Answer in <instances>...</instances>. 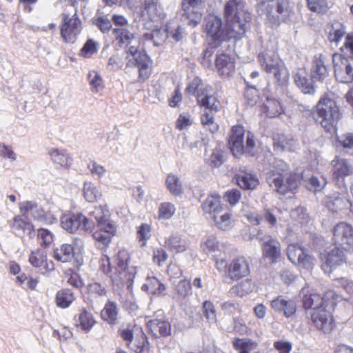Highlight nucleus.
Wrapping results in <instances>:
<instances>
[{"label":"nucleus","mask_w":353,"mask_h":353,"mask_svg":"<svg viewBox=\"0 0 353 353\" xmlns=\"http://www.w3.org/2000/svg\"><path fill=\"white\" fill-rule=\"evenodd\" d=\"M206 0H183L182 19L192 27L196 26L201 21Z\"/></svg>","instance_id":"obj_13"},{"label":"nucleus","mask_w":353,"mask_h":353,"mask_svg":"<svg viewBox=\"0 0 353 353\" xmlns=\"http://www.w3.org/2000/svg\"><path fill=\"white\" fill-rule=\"evenodd\" d=\"M234 349L238 353H250L257 347V343L249 339H234L232 341Z\"/></svg>","instance_id":"obj_47"},{"label":"nucleus","mask_w":353,"mask_h":353,"mask_svg":"<svg viewBox=\"0 0 353 353\" xmlns=\"http://www.w3.org/2000/svg\"><path fill=\"white\" fill-rule=\"evenodd\" d=\"M232 214L229 212L226 208L221 213L215 214L213 219L215 225L221 230H228L232 227Z\"/></svg>","instance_id":"obj_45"},{"label":"nucleus","mask_w":353,"mask_h":353,"mask_svg":"<svg viewBox=\"0 0 353 353\" xmlns=\"http://www.w3.org/2000/svg\"><path fill=\"white\" fill-rule=\"evenodd\" d=\"M301 295L303 296L302 303L304 309H311L312 311L323 307L330 300L336 299L334 297L336 294L332 291L327 292L323 296H321V294L307 288H302Z\"/></svg>","instance_id":"obj_15"},{"label":"nucleus","mask_w":353,"mask_h":353,"mask_svg":"<svg viewBox=\"0 0 353 353\" xmlns=\"http://www.w3.org/2000/svg\"><path fill=\"white\" fill-rule=\"evenodd\" d=\"M119 310L115 302L108 301L101 311V317L110 325H114L118 323Z\"/></svg>","instance_id":"obj_36"},{"label":"nucleus","mask_w":353,"mask_h":353,"mask_svg":"<svg viewBox=\"0 0 353 353\" xmlns=\"http://www.w3.org/2000/svg\"><path fill=\"white\" fill-rule=\"evenodd\" d=\"M328 40L338 43L346 34L345 26L339 21H334L327 27Z\"/></svg>","instance_id":"obj_41"},{"label":"nucleus","mask_w":353,"mask_h":353,"mask_svg":"<svg viewBox=\"0 0 353 353\" xmlns=\"http://www.w3.org/2000/svg\"><path fill=\"white\" fill-rule=\"evenodd\" d=\"M324 203L329 211L336 214L348 209L352 205L346 194L338 192L326 196L324 199Z\"/></svg>","instance_id":"obj_23"},{"label":"nucleus","mask_w":353,"mask_h":353,"mask_svg":"<svg viewBox=\"0 0 353 353\" xmlns=\"http://www.w3.org/2000/svg\"><path fill=\"white\" fill-rule=\"evenodd\" d=\"M201 208L205 214H209L212 217L218 213H221L225 206L221 203V199L219 194H212L203 201Z\"/></svg>","instance_id":"obj_30"},{"label":"nucleus","mask_w":353,"mask_h":353,"mask_svg":"<svg viewBox=\"0 0 353 353\" xmlns=\"http://www.w3.org/2000/svg\"><path fill=\"white\" fill-rule=\"evenodd\" d=\"M334 75L336 79L343 83H350L353 81V67L350 61L341 54L332 55Z\"/></svg>","instance_id":"obj_17"},{"label":"nucleus","mask_w":353,"mask_h":353,"mask_svg":"<svg viewBox=\"0 0 353 353\" xmlns=\"http://www.w3.org/2000/svg\"><path fill=\"white\" fill-rule=\"evenodd\" d=\"M165 183L168 189L172 194L178 196L183 192L181 182L176 175L172 174H168Z\"/></svg>","instance_id":"obj_52"},{"label":"nucleus","mask_w":353,"mask_h":353,"mask_svg":"<svg viewBox=\"0 0 353 353\" xmlns=\"http://www.w3.org/2000/svg\"><path fill=\"white\" fill-rule=\"evenodd\" d=\"M336 305V299H332L323 307L312 311L310 319L314 325L323 333H330L334 327L332 310Z\"/></svg>","instance_id":"obj_10"},{"label":"nucleus","mask_w":353,"mask_h":353,"mask_svg":"<svg viewBox=\"0 0 353 353\" xmlns=\"http://www.w3.org/2000/svg\"><path fill=\"white\" fill-rule=\"evenodd\" d=\"M270 306L275 312L283 314L286 318H290L296 312V303L294 300L283 296H278L274 299Z\"/></svg>","instance_id":"obj_25"},{"label":"nucleus","mask_w":353,"mask_h":353,"mask_svg":"<svg viewBox=\"0 0 353 353\" xmlns=\"http://www.w3.org/2000/svg\"><path fill=\"white\" fill-rule=\"evenodd\" d=\"M76 248L72 244H63L54 250V258L58 261L66 263L73 259Z\"/></svg>","instance_id":"obj_43"},{"label":"nucleus","mask_w":353,"mask_h":353,"mask_svg":"<svg viewBox=\"0 0 353 353\" xmlns=\"http://www.w3.org/2000/svg\"><path fill=\"white\" fill-rule=\"evenodd\" d=\"M329 75V60L323 54H316L312 60L311 78L313 81L323 82Z\"/></svg>","instance_id":"obj_22"},{"label":"nucleus","mask_w":353,"mask_h":353,"mask_svg":"<svg viewBox=\"0 0 353 353\" xmlns=\"http://www.w3.org/2000/svg\"><path fill=\"white\" fill-rule=\"evenodd\" d=\"M176 211L174 205L170 202L161 203L158 209V219L168 220L172 217Z\"/></svg>","instance_id":"obj_54"},{"label":"nucleus","mask_w":353,"mask_h":353,"mask_svg":"<svg viewBox=\"0 0 353 353\" xmlns=\"http://www.w3.org/2000/svg\"><path fill=\"white\" fill-rule=\"evenodd\" d=\"M151 21H157L164 16L159 0H144V11Z\"/></svg>","instance_id":"obj_33"},{"label":"nucleus","mask_w":353,"mask_h":353,"mask_svg":"<svg viewBox=\"0 0 353 353\" xmlns=\"http://www.w3.org/2000/svg\"><path fill=\"white\" fill-rule=\"evenodd\" d=\"M245 130L241 125L233 126L229 139L230 150L234 157H239L245 152L253 155L252 150L255 146L254 135L248 132L246 137V145L243 144Z\"/></svg>","instance_id":"obj_9"},{"label":"nucleus","mask_w":353,"mask_h":353,"mask_svg":"<svg viewBox=\"0 0 353 353\" xmlns=\"http://www.w3.org/2000/svg\"><path fill=\"white\" fill-rule=\"evenodd\" d=\"M264 108L266 110L267 115L270 117H276L283 112L280 102L272 97H268L266 98L264 102Z\"/></svg>","instance_id":"obj_48"},{"label":"nucleus","mask_w":353,"mask_h":353,"mask_svg":"<svg viewBox=\"0 0 353 353\" xmlns=\"http://www.w3.org/2000/svg\"><path fill=\"white\" fill-rule=\"evenodd\" d=\"M178 298L183 300L192 294L191 283L188 280L180 281L176 286Z\"/></svg>","instance_id":"obj_55"},{"label":"nucleus","mask_w":353,"mask_h":353,"mask_svg":"<svg viewBox=\"0 0 353 353\" xmlns=\"http://www.w3.org/2000/svg\"><path fill=\"white\" fill-rule=\"evenodd\" d=\"M63 229L69 233L92 232L94 223L81 213L63 214L61 217Z\"/></svg>","instance_id":"obj_12"},{"label":"nucleus","mask_w":353,"mask_h":353,"mask_svg":"<svg viewBox=\"0 0 353 353\" xmlns=\"http://www.w3.org/2000/svg\"><path fill=\"white\" fill-rule=\"evenodd\" d=\"M254 284L250 279H245L230 288V292L243 297L252 292Z\"/></svg>","instance_id":"obj_51"},{"label":"nucleus","mask_w":353,"mask_h":353,"mask_svg":"<svg viewBox=\"0 0 353 353\" xmlns=\"http://www.w3.org/2000/svg\"><path fill=\"white\" fill-rule=\"evenodd\" d=\"M202 248L204 252L213 254L217 265L225 263V258L221 256L224 248L223 245L218 241L215 236H208L202 243Z\"/></svg>","instance_id":"obj_27"},{"label":"nucleus","mask_w":353,"mask_h":353,"mask_svg":"<svg viewBox=\"0 0 353 353\" xmlns=\"http://www.w3.org/2000/svg\"><path fill=\"white\" fill-rule=\"evenodd\" d=\"M295 84L305 94H312L315 92V89L311 82L306 77V72L304 69H298L293 75Z\"/></svg>","instance_id":"obj_34"},{"label":"nucleus","mask_w":353,"mask_h":353,"mask_svg":"<svg viewBox=\"0 0 353 353\" xmlns=\"http://www.w3.org/2000/svg\"><path fill=\"white\" fill-rule=\"evenodd\" d=\"M92 23L103 33L109 32L112 28L111 21L105 16H95L92 19Z\"/></svg>","instance_id":"obj_60"},{"label":"nucleus","mask_w":353,"mask_h":353,"mask_svg":"<svg viewBox=\"0 0 353 353\" xmlns=\"http://www.w3.org/2000/svg\"><path fill=\"white\" fill-rule=\"evenodd\" d=\"M117 232L115 223H109L103 226H99V230L92 234L93 238L98 243L100 249L106 248L111 242L112 237Z\"/></svg>","instance_id":"obj_26"},{"label":"nucleus","mask_w":353,"mask_h":353,"mask_svg":"<svg viewBox=\"0 0 353 353\" xmlns=\"http://www.w3.org/2000/svg\"><path fill=\"white\" fill-rule=\"evenodd\" d=\"M228 275L232 281H239L250 272L248 261L243 256L233 259L228 266Z\"/></svg>","instance_id":"obj_24"},{"label":"nucleus","mask_w":353,"mask_h":353,"mask_svg":"<svg viewBox=\"0 0 353 353\" xmlns=\"http://www.w3.org/2000/svg\"><path fill=\"white\" fill-rule=\"evenodd\" d=\"M257 12L260 16H265L268 23L272 27H277L281 22H285L292 13L288 0H276V11L278 15L272 13L273 5L270 4L272 0H256Z\"/></svg>","instance_id":"obj_6"},{"label":"nucleus","mask_w":353,"mask_h":353,"mask_svg":"<svg viewBox=\"0 0 353 353\" xmlns=\"http://www.w3.org/2000/svg\"><path fill=\"white\" fill-rule=\"evenodd\" d=\"M256 239L261 243L263 257L268 259L272 263H276L281 254L279 241L269 234L259 232Z\"/></svg>","instance_id":"obj_19"},{"label":"nucleus","mask_w":353,"mask_h":353,"mask_svg":"<svg viewBox=\"0 0 353 353\" xmlns=\"http://www.w3.org/2000/svg\"><path fill=\"white\" fill-rule=\"evenodd\" d=\"M312 114L316 122L327 132H336L341 113L334 100L323 96L313 108Z\"/></svg>","instance_id":"obj_3"},{"label":"nucleus","mask_w":353,"mask_h":353,"mask_svg":"<svg viewBox=\"0 0 353 353\" xmlns=\"http://www.w3.org/2000/svg\"><path fill=\"white\" fill-rule=\"evenodd\" d=\"M237 184L244 190H254L259 184L258 177L253 174L243 172L236 176Z\"/></svg>","instance_id":"obj_38"},{"label":"nucleus","mask_w":353,"mask_h":353,"mask_svg":"<svg viewBox=\"0 0 353 353\" xmlns=\"http://www.w3.org/2000/svg\"><path fill=\"white\" fill-rule=\"evenodd\" d=\"M87 79L92 92L97 93L103 88V79L97 71H90L88 74Z\"/></svg>","instance_id":"obj_49"},{"label":"nucleus","mask_w":353,"mask_h":353,"mask_svg":"<svg viewBox=\"0 0 353 353\" xmlns=\"http://www.w3.org/2000/svg\"><path fill=\"white\" fill-rule=\"evenodd\" d=\"M112 34L117 44L121 48H125L126 65L137 67L139 78L143 81L147 80L152 72V61L145 52L140 49L139 40L125 28H114Z\"/></svg>","instance_id":"obj_1"},{"label":"nucleus","mask_w":353,"mask_h":353,"mask_svg":"<svg viewBox=\"0 0 353 353\" xmlns=\"http://www.w3.org/2000/svg\"><path fill=\"white\" fill-rule=\"evenodd\" d=\"M308 8L314 12L323 13L328 8L325 0H306Z\"/></svg>","instance_id":"obj_62"},{"label":"nucleus","mask_w":353,"mask_h":353,"mask_svg":"<svg viewBox=\"0 0 353 353\" xmlns=\"http://www.w3.org/2000/svg\"><path fill=\"white\" fill-rule=\"evenodd\" d=\"M217 112L204 111L201 116V122L203 128L211 133H215L219 130V125L214 122V114Z\"/></svg>","instance_id":"obj_50"},{"label":"nucleus","mask_w":353,"mask_h":353,"mask_svg":"<svg viewBox=\"0 0 353 353\" xmlns=\"http://www.w3.org/2000/svg\"><path fill=\"white\" fill-rule=\"evenodd\" d=\"M225 18L229 24L230 35L243 37L248 29V24L252 20L251 13L245 8L243 0H229L225 5Z\"/></svg>","instance_id":"obj_2"},{"label":"nucleus","mask_w":353,"mask_h":353,"mask_svg":"<svg viewBox=\"0 0 353 353\" xmlns=\"http://www.w3.org/2000/svg\"><path fill=\"white\" fill-rule=\"evenodd\" d=\"M76 299L74 292L68 288L59 290L55 296V303L58 307L65 309L69 307Z\"/></svg>","instance_id":"obj_37"},{"label":"nucleus","mask_w":353,"mask_h":353,"mask_svg":"<svg viewBox=\"0 0 353 353\" xmlns=\"http://www.w3.org/2000/svg\"><path fill=\"white\" fill-rule=\"evenodd\" d=\"M304 249L298 243L290 244L287 248V254L289 260L296 264V261L300 259L301 254H303Z\"/></svg>","instance_id":"obj_59"},{"label":"nucleus","mask_w":353,"mask_h":353,"mask_svg":"<svg viewBox=\"0 0 353 353\" xmlns=\"http://www.w3.org/2000/svg\"><path fill=\"white\" fill-rule=\"evenodd\" d=\"M74 320L77 326L85 332L90 331L96 323L93 315L85 308L81 310L77 318L75 316Z\"/></svg>","instance_id":"obj_42"},{"label":"nucleus","mask_w":353,"mask_h":353,"mask_svg":"<svg viewBox=\"0 0 353 353\" xmlns=\"http://www.w3.org/2000/svg\"><path fill=\"white\" fill-rule=\"evenodd\" d=\"M228 23L226 22L225 29L223 28L222 20L215 15H209L205 19V32L207 34L210 44L214 48L218 47L220 43L227 39H240L242 37H236L230 35V30ZM235 30V28H233Z\"/></svg>","instance_id":"obj_8"},{"label":"nucleus","mask_w":353,"mask_h":353,"mask_svg":"<svg viewBox=\"0 0 353 353\" xmlns=\"http://www.w3.org/2000/svg\"><path fill=\"white\" fill-rule=\"evenodd\" d=\"M216 68L221 77H229L235 70L234 59L225 53H221L216 56Z\"/></svg>","instance_id":"obj_29"},{"label":"nucleus","mask_w":353,"mask_h":353,"mask_svg":"<svg viewBox=\"0 0 353 353\" xmlns=\"http://www.w3.org/2000/svg\"><path fill=\"white\" fill-rule=\"evenodd\" d=\"M90 214L92 217L95 219L98 227L103 226L109 223H114L109 219L110 214L105 205L95 207L94 209L90 212Z\"/></svg>","instance_id":"obj_44"},{"label":"nucleus","mask_w":353,"mask_h":353,"mask_svg":"<svg viewBox=\"0 0 353 353\" xmlns=\"http://www.w3.org/2000/svg\"><path fill=\"white\" fill-rule=\"evenodd\" d=\"M82 30V23L77 14L72 16L63 14L61 26V35L65 43H73Z\"/></svg>","instance_id":"obj_16"},{"label":"nucleus","mask_w":353,"mask_h":353,"mask_svg":"<svg viewBox=\"0 0 353 353\" xmlns=\"http://www.w3.org/2000/svg\"><path fill=\"white\" fill-rule=\"evenodd\" d=\"M327 181L323 176H312L307 182V188L314 192H321L326 185Z\"/></svg>","instance_id":"obj_56"},{"label":"nucleus","mask_w":353,"mask_h":353,"mask_svg":"<svg viewBox=\"0 0 353 353\" xmlns=\"http://www.w3.org/2000/svg\"><path fill=\"white\" fill-rule=\"evenodd\" d=\"M30 263L36 268H41L45 270L52 269L48 267L47 252L44 249L39 248L32 251L29 256Z\"/></svg>","instance_id":"obj_39"},{"label":"nucleus","mask_w":353,"mask_h":353,"mask_svg":"<svg viewBox=\"0 0 353 353\" xmlns=\"http://www.w3.org/2000/svg\"><path fill=\"white\" fill-rule=\"evenodd\" d=\"M147 325L150 333L155 338L170 335L171 325L168 321L154 319L148 321Z\"/></svg>","instance_id":"obj_31"},{"label":"nucleus","mask_w":353,"mask_h":353,"mask_svg":"<svg viewBox=\"0 0 353 353\" xmlns=\"http://www.w3.org/2000/svg\"><path fill=\"white\" fill-rule=\"evenodd\" d=\"M130 256L125 250H120L114 261V271L110 279L114 286L121 290L124 288L130 290L133 285L137 267L130 265Z\"/></svg>","instance_id":"obj_5"},{"label":"nucleus","mask_w":353,"mask_h":353,"mask_svg":"<svg viewBox=\"0 0 353 353\" xmlns=\"http://www.w3.org/2000/svg\"><path fill=\"white\" fill-rule=\"evenodd\" d=\"M201 79L199 77H195L187 86L185 92L188 94H196L198 96L199 94L203 93Z\"/></svg>","instance_id":"obj_63"},{"label":"nucleus","mask_w":353,"mask_h":353,"mask_svg":"<svg viewBox=\"0 0 353 353\" xmlns=\"http://www.w3.org/2000/svg\"><path fill=\"white\" fill-rule=\"evenodd\" d=\"M48 154L54 163L61 167L68 168L72 164V159L65 150L51 148L48 150Z\"/></svg>","instance_id":"obj_35"},{"label":"nucleus","mask_w":353,"mask_h":353,"mask_svg":"<svg viewBox=\"0 0 353 353\" xmlns=\"http://www.w3.org/2000/svg\"><path fill=\"white\" fill-rule=\"evenodd\" d=\"M332 180L343 191L346 190L345 178L353 175V163L345 158L336 156L331 161Z\"/></svg>","instance_id":"obj_11"},{"label":"nucleus","mask_w":353,"mask_h":353,"mask_svg":"<svg viewBox=\"0 0 353 353\" xmlns=\"http://www.w3.org/2000/svg\"><path fill=\"white\" fill-rule=\"evenodd\" d=\"M343 249L335 247L330 252L321 255V269L326 274H331L337 267L345 263Z\"/></svg>","instance_id":"obj_20"},{"label":"nucleus","mask_w":353,"mask_h":353,"mask_svg":"<svg viewBox=\"0 0 353 353\" xmlns=\"http://www.w3.org/2000/svg\"><path fill=\"white\" fill-rule=\"evenodd\" d=\"M203 312L208 321L210 323H215L217 321L216 312L214 304L210 301H205L203 303Z\"/></svg>","instance_id":"obj_57"},{"label":"nucleus","mask_w":353,"mask_h":353,"mask_svg":"<svg viewBox=\"0 0 353 353\" xmlns=\"http://www.w3.org/2000/svg\"><path fill=\"white\" fill-rule=\"evenodd\" d=\"M169 36V33L166 29L163 28H154L151 32L145 33L144 37L145 39H151L155 46H159L162 45Z\"/></svg>","instance_id":"obj_46"},{"label":"nucleus","mask_w":353,"mask_h":353,"mask_svg":"<svg viewBox=\"0 0 353 353\" xmlns=\"http://www.w3.org/2000/svg\"><path fill=\"white\" fill-rule=\"evenodd\" d=\"M98 43L89 39L81 50L80 55L84 58H90L98 50Z\"/></svg>","instance_id":"obj_58"},{"label":"nucleus","mask_w":353,"mask_h":353,"mask_svg":"<svg viewBox=\"0 0 353 353\" xmlns=\"http://www.w3.org/2000/svg\"><path fill=\"white\" fill-rule=\"evenodd\" d=\"M21 215L28 218L30 215L34 220L43 221L46 224H53L57 221V215L46 212L38 203L33 201H25L19 204Z\"/></svg>","instance_id":"obj_14"},{"label":"nucleus","mask_w":353,"mask_h":353,"mask_svg":"<svg viewBox=\"0 0 353 353\" xmlns=\"http://www.w3.org/2000/svg\"><path fill=\"white\" fill-rule=\"evenodd\" d=\"M339 145L344 149L353 148V133L347 132L336 137Z\"/></svg>","instance_id":"obj_64"},{"label":"nucleus","mask_w":353,"mask_h":353,"mask_svg":"<svg viewBox=\"0 0 353 353\" xmlns=\"http://www.w3.org/2000/svg\"><path fill=\"white\" fill-rule=\"evenodd\" d=\"M267 181L274 190L281 194L295 190L299 185L297 176L289 172L288 165L281 159L274 161Z\"/></svg>","instance_id":"obj_4"},{"label":"nucleus","mask_w":353,"mask_h":353,"mask_svg":"<svg viewBox=\"0 0 353 353\" xmlns=\"http://www.w3.org/2000/svg\"><path fill=\"white\" fill-rule=\"evenodd\" d=\"M83 196L90 203L97 201L101 197V193L91 182H85L83 185Z\"/></svg>","instance_id":"obj_53"},{"label":"nucleus","mask_w":353,"mask_h":353,"mask_svg":"<svg viewBox=\"0 0 353 353\" xmlns=\"http://www.w3.org/2000/svg\"><path fill=\"white\" fill-rule=\"evenodd\" d=\"M198 104L201 107L205 108V111L218 112L219 109V102L216 98L208 93H201L198 94Z\"/></svg>","instance_id":"obj_40"},{"label":"nucleus","mask_w":353,"mask_h":353,"mask_svg":"<svg viewBox=\"0 0 353 353\" xmlns=\"http://www.w3.org/2000/svg\"><path fill=\"white\" fill-rule=\"evenodd\" d=\"M164 246L174 254L182 253L189 248L187 239L179 233H173L165 238Z\"/></svg>","instance_id":"obj_28"},{"label":"nucleus","mask_w":353,"mask_h":353,"mask_svg":"<svg viewBox=\"0 0 353 353\" xmlns=\"http://www.w3.org/2000/svg\"><path fill=\"white\" fill-rule=\"evenodd\" d=\"M261 67L267 73L272 74L279 85L287 83L289 77L288 72L283 61L279 56L270 51H264L258 55Z\"/></svg>","instance_id":"obj_7"},{"label":"nucleus","mask_w":353,"mask_h":353,"mask_svg":"<svg viewBox=\"0 0 353 353\" xmlns=\"http://www.w3.org/2000/svg\"><path fill=\"white\" fill-rule=\"evenodd\" d=\"M141 289L148 294L158 296H165L167 294L165 285L155 276H148Z\"/></svg>","instance_id":"obj_32"},{"label":"nucleus","mask_w":353,"mask_h":353,"mask_svg":"<svg viewBox=\"0 0 353 353\" xmlns=\"http://www.w3.org/2000/svg\"><path fill=\"white\" fill-rule=\"evenodd\" d=\"M151 237V226L148 223H142L137 228V238L141 245L145 246Z\"/></svg>","instance_id":"obj_61"},{"label":"nucleus","mask_w":353,"mask_h":353,"mask_svg":"<svg viewBox=\"0 0 353 353\" xmlns=\"http://www.w3.org/2000/svg\"><path fill=\"white\" fill-rule=\"evenodd\" d=\"M332 232L335 245L344 250L353 248V226L351 224L340 222L334 227Z\"/></svg>","instance_id":"obj_18"},{"label":"nucleus","mask_w":353,"mask_h":353,"mask_svg":"<svg viewBox=\"0 0 353 353\" xmlns=\"http://www.w3.org/2000/svg\"><path fill=\"white\" fill-rule=\"evenodd\" d=\"M23 217L22 215L15 216L12 221H10V226L12 232L17 236L23 237L26 235L30 239H33L35 235V230L33 224Z\"/></svg>","instance_id":"obj_21"}]
</instances>
